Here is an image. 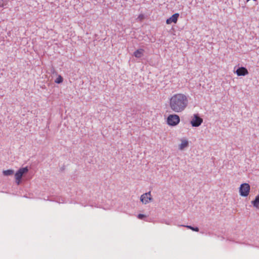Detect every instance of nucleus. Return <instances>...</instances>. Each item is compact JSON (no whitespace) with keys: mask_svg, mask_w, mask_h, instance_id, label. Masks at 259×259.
<instances>
[{"mask_svg":"<svg viewBox=\"0 0 259 259\" xmlns=\"http://www.w3.org/2000/svg\"><path fill=\"white\" fill-rule=\"evenodd\" d=\"M188 105V97L184 94H175L169 99V107L172 111L176 113L183 112L187 108Z\"/></svg>","mask_w":259,"mask_h":259,"instance_id":"1","label":"nucleus"},{"mask_svg":"<svg viewBox=\"0 0 259 259\" xmlns=\"http://www.w3.org/2000/svg\"><path fill=\"white\" fill-rule=\"evenodd\" d=\"M180 121V118L179 116L175 114L168 115L166 119L167 124L172 126L178 125Z\"/></svg>","mask_w":259,"mask_h":259,"instance_id":"2","label":"nucleus"},{"mask_svg":"<svg viewBox=\"0 0 259 259\" xmlns=\"http://www.w3.org/2000/svg\"><path fill=\"white\" fill-rule=\"evenodd\" d=\"M28 171V169L27 167H23L20 168L15 174V178L16 179V182L17 185H19L21 178L23 177V175L26 174Z\"/></svg>","mask_w":259,"mask_h":259,"instance_id":"3","label":"nucleus"},{"mask_svg":"<svg viewBox=\"0 0 259 259\" xmlns=\"http://www.w3.org/2000/svg\"><path fill=\"white\" fill-rule=\"evenodd\" d=\"M250 190V185L247 183H243L240 186L239 194L241 196L246 197L248 195Z\"/></svg>","mask_w":259,"mask_h":259,"instance_id":"4","label":"nucleus"},{"mask_svg":"<svg viewBox=\"0 0 259 259\" xmlns=\"http://www.w3.org/2000/svg\"><path fill=\"white\" fill-rule=\"evenodd\" d=\"M152 200L151 192H149L148 193H146L141 195L140 197V200L143 203L147 204L149 202L151 201Z\"/></svg>","mask_w":259,"mask_h":259,"instance_id":"5","label":"nucleus"},{"mask_svg":"<svg viewBox=\"0 0 259 259\" xmlns=\"http://www.w3.org/2000/svg\"><path fill=\"white\" fill-rule=\"evenodd\" d=\"M203 120L197 115H194L193 118L191 121V123L193 126L197 127L199 126L202 122Z\"/></svg>","mask_w":259,"mask_h":259,"instance_id":"6","label":"nucleus"},{"mask_svg":"<svg viewBox=\"0 0 259 259\" xmlns=\"http://www.w3.org/2000/svg\"><path fill=\"white\" fill-rule=\"evenodd\" d=\"M236 73L238 76H245L248 74V71L246 68L244 67H241L236 70Z\"/></svg>","mask_w":259,"mask_h":259,"instance_id":"7","label":"nucleus"},{"mask_svg":"<svg viewBox=\"0 0 259 259\" xmlns=\"http://www.w3.org/2000/svg\"><path fill=\"white\" fill-rule=\"evenodd\" d=\"M179 14L178 13H175L172 15L170 18L167 19L166 21V23L167 24H170L171 23H176L178 19L179 18Z\"/></svg>","mask_w":259,"mask_h":259,"instance_id":"8","label":"nucleus"},{"mask_svg":"<svg viewBox=\"0 0 259 259\" xmlns=\"http://www.w3.org/2000/svg\"><path fill=\"white\" fill-rule=\"evenodd\" d=\"M181 143L179 145V148L180 150H182L188 146L189 142L188 140L185 139H181Z\"/></svg>","mask_w":259,"mask_h":259,"instance_id":"9","label":"nucleus"},{"mask_svg":"<svg viewBox=\"0 0 259 259\" xmlns=\"http://www.w3.org/2000/svg\"><path fill=\"white\" fill-rule=\"evenodd\" d=\"M144 50L143 49H139L136 50L134 53V56L138 58H141L144 55Z\"/></svg>","mask_w":259,"mask_h":259,"instance_id":"10","label":"nucleus"},{"mask_svg":"<svg viewBox=\"0 0 259 259\" xmlns=\"http://www.w3.org/2000/svg\"><path fill=\"white\" fill-rule=\"evenodd\" d=\"M252 203L256 208H259V195L256 196L255 200L252 201Z\"/></svg>","mask_w":259,"mask_h":259,"instance_id":"11","label":"nucleus"},{"mask_svg":"<svg viewBox=\"0 0 259 259\" xmlns=\"http://www.w3.org/2000/svg\"><path fill=\"white\" fill-rule=\"evenodd\" d=\"M13 174L14 170L12 169H8L3 171V174L6 176L12 175Z\"/></svg>","mask_w":259,"mask_h":259,"instance_id":"12","label":"nucleus"},{"mask_svg":"<svg viewBox=\"0 0 259 259\" xmlns=\"http://www.w3.org/2000/svg\"><path fill=\"white\" fill-rule=\"evenodd\" d=\"M183 226L185 227L188 229H190L192 230V231H194L196 232L199 231V229L197 227L194 228V227H191V226Z\"/></svg>","mask_w":259,"mask_h":259,"instance_id":"13","label":"nucleus"},{"mask_svg":"<svg viewBox=\"0 0 259 259\" xmlns=\"http://www.w3.org/2000/svg\"><path fill=\"white\" fill-rule=\"evenodd\" d=\"M7 0H0V8L3 7L7 5Z\"/></svg>","mask_w":259,"mask_h":259,"instance_id":"14","label":"nucleus"},{"mask_svg":"<svg viewBox=\"0 0 259 259\" xmlns=\"http://www.w3.org/2000/svg\"><path fill=\"white\" fill-rule=\"evenodd\" d=\"M63 81V78L61 75H59L58 77L56 78L55 80V82L57 83H60Z\"/></svg>","mask_w":259,"mask_h":259,"instance_id":"15","label":"nucleus"},{"mask_svg":"<svg viewBox=\"0 0 259 259\" xmlns=\"http://www.w3.org/2000/svg\"><path fill=\"white\" fill-rule=\"evenodd\" d=\"M138 19L140 21H142L144 19V15L143 14H140L138 16Z\"/></svg>","mask_w":259,"mask_h":259,"instance_id":"16","label":"nucleus"},{"mask_svg":"<svg viewBox=\"0 0 259 259\" xmlns=\"http://www.w3.org/2000/svg\"><path fill=\"white\" fill-rule=\"evenodd\" d=\"M146 217V216L143 214H139L138 215V218L139 219H143L144 218Z\"/></svg>","mask_w":259,"mask_h":259,"instance_id":"17","label":"nucleus"}]
</instances>
